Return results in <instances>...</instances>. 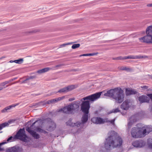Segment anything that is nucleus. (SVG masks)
Returning a JSON list of instances; mask_svg holds the SVG:
<instances>
[{
    "instance_id": "f257e3e1",
    "label": "nucleus",
    "mask_w": 152,
    "mask_h": 152,
    "mask_svg": "<svg viewBox=\"0 0 152 152\" xmlns=\"http://www.w3.org/2000/svg\"><path fill=\"white\" fill-rule=\"evenodd\" d=\"M109 136L106 139L104 146L107 150H110L112 148H114L120 147L123 142L122 138L117 136L116 133L114 131H112L108 134Z\"/></svg>"
},
{
    "instance_id": "f03ea898",
    "label": "nucleus",
    "mask_w": 152,
    "mask_h": 152,
    "mask_svg": "<svg viewBox=\"0 0 152 152\" xmlns=\"http://www.w3.org/2000/svg\"><path fill=\"white\" fill-rule=\"evenodd\" d=\"M144 128V127H133L131 132L132 137L135 138L143 137L152 131L151 126H148L146 129Z\"/></svg>"
},
{
    "instance_id": "7ed1b4c3",
    "label": "nucleus",
    "mask_w": 152,
    "mask_h": 152,
    "mask_svg": "<svg viewBox=\"0 0 152 152\" xmlns=\"http://www.w3.org/2000/svg\"><path fill=\"white\" fill-rule=\"evenodd\" d=\"M80 102L75 101L67 106L60 109L59 111H63V113L68 114H71L73 112V111L78 110L79 109V103Z\"/></svg>"
},
{
    "instance_id": "20e7f679",
    "label": "nucleus",
    "mask_w": 152,
    "mask_h": 152,
    "mask_svg": "<svg viewBox=\"0 0 152 152\" xmlns=\"http://www.w3.org/2000/svg\"><path fill=\"white\" fill-rule=\"evenodd\" d=\"M124 91L120 88H117L113 98L116 102L121 103L124 101Z\"/></svg>"
},
{
    "instance_id": "39448f33",
    "label": "nucleus",
    "mask_w": 152,
    "mask_h": 152,
    "mask_svg": "<svg viewBox=\"0 0 152 152\" xmlns=\"http://www.w3.org/2000/svg\"><path fill=\"white\" fill-rule=\"evenodd\" d=\"M38 121V120L35 121L32 124L30 127L27 126L26 127V131H27L35 139H39L40 137V136L39 134H37L36 132H35L33 130H32L31 129H33L32 127Z\"/></svg>"
},
{
    "instance_id": "423d86ee",
    "label": "nucleus",
    "mask_w": 152,
    "mask_h": 152,
    "mask_svg": "<svg viewBox=\"0 0 152 152\" xmlns=\"http://www.w3.org/2000/svg\"><path fill=\"white\" fill-rule=\"evenodd\" d=\"M15 137L24 142L27 141V137L24 128L20 129L19 130L15 135Z\"/></svg>"
},
{
    "instance_id": "0eeeda50",
    "label": "nucleus",
    "mask_w": 152,
    "mask_h": 152,
    "mask_svg": "<svg viewBox=\"0 0 152 152\" xmlns=\"http://www.w3.org/2000/svg\"><path fill=\"white\" fill-rule=\"evenodd\" d=\"M147 56H142L141 55L133 56L130 55L124 57L119 56L116 58H113V60H124L127 59H139L143 58H146Z\"/></svg>"
},
{
    "instance_id": "6e6552de",
    "label": "nucleus",
    "mask_w": 152,
    "mask_h": 152,
    "mask_svg": "<svg viewBox=\"0 0 152 152\" xmlns=\"http://www.w3.org/2000/svg\"><path fill=\"white\" fill-rule=\"evenodd\" d=\"M102 92H99L95 94L89 95L82 99L84 100H89L93 102L99 98L100 97Z\"/></svg>"
},
{
    "instance_id": "1a4fd4ad",
    "label": "nucleus",
    "mask_w": 152,
    "mask_h": 152,
    "mask_svg": "<svg viewBox=\"0 0 152 152\" xmlns=\"http://www.w3.org/2000/svg\"><path fill=\"white\" fill-rule=\"evenodd\" d=\"M45 121H47L49 125L47 127L46 130L49 131H52L54 130L56 128V124L50 118H48L45 119Z\"/></svg>"
},
{
    "instance_id": "9d476101",
    "label": "nucleus",
    "mask_w": 152,
    "mask_h": 152,
    "mask_svg": "<svg viewBox=\"0 0 152 152\" xmlns=\"http://www.w3.org/2000/svg\"><path fill=\"white\" fill-rule=\"evenodd\" d=\"M90 105L89 101H83L81 106V110L85 113H88Z\"/></svg>"
},
{
    "instance_id": "9b49d317",
    "label": "nucleus",
    "mask_w": 152,
    "mask_h": 152,
    "mask_svg": "<svg viewBox=\"0 0 152 152\" xmlns=\"http://www.w3.org/2000/svg\"><path fill=\"white\" fill-rule=\"evenodd\" d=\"M76 86L74 85H71L67 86L66 87L62 88L57 92L61 93H65L75 88Z\"/></svg>"
},
{
    "instance_id": "f8f14e48",
    "label": "nucleus",
    "mask_w": 152,
    "mask_h": 152,
    "mask_svg": "<svg viewBox=\"0 0 152 152\" xmlns=\"http://www.w3.org/2000/svg\"><path fill=\"white\" fill-rule=\"evenodd\" d=\"M129 100L127 99L123 102L121 105V108L124 110H127L132 105Z\"/></svg>"
},
{
    "instance_id": "ddd939ff",
    "label": "nucleus",
    "mask_w": 152,
    "mask_h": 152,
    "mask_svg": "<svg viewBox=\"0 0 152 152\" xmlns=\"http://www.w3.org/2000/svg\"><path fill=\"white\" fill-rule=\"evenodd\" d=\"M141 42L146 43H152V36L150 35H147L139 38Z\"/></svg>"
},
{
    "instance_id": "4468645a",
    "label": "nucleus",
    "mask_w": 152,
    "mask_h": 152,
    "mask_svg": "<svg viewBox=\"0 0 152 152\" xmlns=\"http://www.w3.org/2000/svg\"><path fill=\"white\" fill-rule=\"evenodd\" d=\"M105 120L100 117H94L91 119V121L93 123L96 124H101L105 122H107Z\"/></svg>"
},
{
    "instance_id": "2eb2a0df",
    "label": "nucleus",
    "mask_w": 152,
    "mask_h": 152,
    "mask_svg": "<svg viewBox=\"0 0 152 152\" xmlns=\"http://www.w3.org/2000/svg\"><path fill=\"white\" fill-rule=\"evenodd\" d=\"M145 144V142L142 140H136L134 142L132 145L135 147L137 148H141L144 146Z\"/></svg>"
},
{
    "instance_id": "dca6fc26",
    "label": "nucleus",
    "mask_w": 152,
    "mask_h": 152,
    "mask_svg": "<svg viewBox=\"0 0 152 152\" xmlns=\"http://www.w3.org/2000/svg\"><path fill=\"white\" fill-rule=\"evenodd\" d=\"M129 121L128 124V126L130 129L132 124L137 121V118L136 115H134L130 117L129 119Z\"/></svg>"
},
{
    "instance_id": "f3484780",
    "label": "nucleus",
    "mask_w": 152,
    "mask_h": 152,
    "mask_svg": "<svg viewBox=\"0 0 152 152\" xmlns=\"http://www.w3.org/2000/svg\"><path fill=\"white\" fill-rule=\"evenodd\" d=\"M138 100L140 103L149 102V99L148 97L145 95L140 96L138 97Z\"/></svg>"
},
{
    "instance_id": "a211bd4d",
    "label": "nucleus",
    "mask_w": 152,
    "mask_h": 152,
    "mask_svg": "<svg viewBox=\"0 0 152 152\" xmlns=\"http://www.w3.org/2000/svg\"><path fill=\"white\" fill-rule=\"evenodd\" d=\"M116 89V88H115L114 89H110V90L107 91V93L104 94V95L106 96L112 97L113 99L114 96V95L115 93Z\"/></svg>"
},
{
    "instance_id": "6ab92c4d",
    "label": "nucleus",
    "mask_w": 152,
    "mask_h": 152,
    "mask_svg": "<svg viewBox=\"0 0 152 152\" xmlns=\"http://www.w3.org/2000/svg\"><path fill=\"white\" fill-rule=\"evenodd\" d=\"M20 148L18 146H14L8 148L7 152H19L20 151Z\"/></svg>"
},
{
    "instance_id": "aec40b11",
    "label": "nucleus",
    "mask_w": 152,
    "mask_h": 152,
    "mask_svg": "<svg viewBox=\"0 0 152 152\" xmlns=\"http://www.w3.org/2000/svg\"><path fill=\"white\" fill-rule=\"evenodd\" d=\"M72 119H70L68 122L66 123V124L67 125H69L72 126H77L79 127L80 126L81 123L80 122H78L76 123H74L72 122Z\"/></svg>"
},
{
    "instance_id": "412c9836",
    "label": "nucleus",
    "mask_w": 152,
    "mask_h": 152,
    "mask_svg": "<svg viewBox=\"0 0 152 152\" xmlns=\"http://www.w3.org/2000/svg\"><path fill=\"white\" fill-rule=\"evenodd\" d=\"M18 104H13L10 106H8L2 110L1 112L4 113L6 112H8L9 110L13 107H15Z\"/></svg>"
},
{
    "instance_id": "4be33fe9",
    "label": "nucleus",
    "mask_w": 152,
    "mask_h": 152,
    "mask_svg": "<svg viewBox=\"0 0 152 152\" xmlns=\"http://www.w3.org/2000/svg\"><path fill=\"white\" fill-rule=\"evenodd\" d=\"M88 113H85L82 118V122H80L81 123L80 125L82 124H84L86 123L88 121Z\"/></svg>"
},
{
    "instance_id": "5701e85b",
    "label": "nucleus",
    "mask_w": 152,
    "mask_h": 152,
    "mask_svg": "<svg viewBox=\"0 0 152 152\" xmlns=\"http://www.w3.org/2000/svg\"><path fill=\"white\" fill-rule=\"evenodd\" d=\"M137 93V92L134 90L132 89H126V94L127 96L134 94Z\"/></svg>"
},
{
    "instance_id": "b1692460",
    "label": "nucleus",
    "mask_w": 152,
    "mask_h": 152,
    "mask_svg": "<svg viewBox=\"0 0 152 152\" xmlns=\"http://www.w3.org/2000/svg\"><path fill=\"white\" fill-rule=\"evenodd\" d=\"M146 32L147 34L150 35L152 36V26H149L147 28Z\"/></svg>"
},
{
    "instance_id": "393cba45",
    "label": "nucleus",
    "mask_w": 152,
    "mask_h": 152,
    "mask_svg": "<svg viewBox=\"0 0 152 152\" xmlns=\"http://www.w3.org/2000/svg\"><path fill=\"white\" fill-rule=\"evenodd\" d=\"M50 69V68L49 67H46L42 69L38 70L37 71V72L39 74H41L46 72H47L49 71Z\"/></svg>"
},
{
    "instance_id": "a878e982",
    "label": "nucleus",
    "mask_w": 152,
    "mask_h": 152,
    "mask_svg": "<svg viewBox=\"0 0 152 152\" xmlns=\"http://www.w3.org/2000/svg\"><path fill=\"white\" fill-rule=\"evenodd\" d=\"M9 124L8 123H4L0 124V130H1L3 128L8 126Z\"/></svg>"
},
{
    "instance_id": "bb28decb",
    "label": "nucleus",
    "mask_w": 152,
    "mask_h": 152,
    "mask_svg": "<svg viewBox=\"0 0 152 152\" xmlns=\"http://www.w3.org/2000/svg\"><path fill=\"white\" fill-rule=\"evenodd\" d=\"M120 69L122 70H126L127 71H130L131 70V69L130 68L123 66L121 67Z\"/></svg>"
},
{
    "instance_id": "cd10ccee",
    "label": "nucleus",
    "mask_w": 152,
    "mask_h": 152,
    "mask_svg": "<svg viewBox=\"0 0 152 152\" xmlns=\"http://www.w3.org/2000/svg\"><path fill=\"white\" fill-rule=\"evenodd\" d=\"M23 58H20L18 60H15L13 61V62L15 63L18 64H21L23 63Z\"/></svg>"
},
{
    "instance_id": "c85d7f7f",
    "label": "nucleus",
    "mask_w": 152,
    "mask_h": 152,
    "mask_svg": "<svg viewBox=\"0 0 152 152\" xmlns=\"http://www.w3.org/2000/svg\"><path fill=\"white\" fill-rule=\"evenodd\" d=\"M35 130L37 132L42 133L43 129L39 126H37L35 127Z\"/></svg>"
},
{
    "instance_id": "c756f323",
    "label": "nucleus",
    "mask_w": 152,
    "mask_h": 152,
    "mask_svg": "<svg viewBox=\"0 0 152 152\" xmlns=\"http://www.w3.org/2000/svg\"><path fill=\"white\" fill-rule=\"evenodd\" d=\"M80 46L79 44H73L72 46V48L73 49H75L79 48Z\"/></svg>"
},
{
    "instance_id": "7c9ffc66",
    "label": "nucleus",
    "mask_w": 152,
    "mask_h": 152,
    "mask_svg": "<svg viewBox=\"0 0 152 152\" xmlns=\"http://www.w3.org/2000/svg\"><path fill=\"white\" fill-rule=\"evenodd\" d=\"M56 102H56V98L55 99H51L50 100H48V104L53 103Z\"/></svg>"
},
{
    "instance_id": "2f4dec72",
    "label": "nucleus",
    "mask_w": 152,
    "mask_h": 152,
    "mask_svg": "<svg viewBox=\"0 0 152 152\" xmlns=\"http://www.w3.org/2000/svg\"><path fill=\"white\" fill-rule=\"evenodd\" d=\"M65 97L64 96H63L61 97H59L58 98H56V102H57L58 101H60L64 99L65 98Z\"/></svg>"
},
{
    "instance_id": "473e14b6",
    "label": "nucleus",
    "mask_w": 152,
    "mask_h": 152,
    "mask_svg": "<svg viewBox=\"0 0 152 152\" xmlns=\"http://www.w3.org/2000/svg\"><path fill=\"white\" fill-rule=\"evenodd\" d=\"M104 120H105L106 121H107V122H110V123H111L113 125L114 124V121H115V119H112L110 121H109V120L108 121L107 120V119H104Z\"/></svg>"
},
{
    "instance_id": "72a5a7b5",
    "label": "nucleus",
    "mask_w": 152,
    "mask_h": 152,
    "mask_svg": "<svg viewBox=\"0 0 152 152\" xmlns=\"http://www.w3.org/2000/svg\"><path fill=\"white\" fill-rule=\"evenodd\" d=\"M7 143L6 142H4L0 143V151H3L4 150V148H2L1 147V146L2 145H3Z\"/></svg>"
},
{
    "instance_id": "f704fd0d",
    "label": "nucleus",
    "mask_w": 152,
    "mask_h": 152,
    "mask_svg": "<svg viewBox=\"0 0 152 152\" xmlns=\"http://www.w3.org/2000/svg\"><path fill=\"white\" fill-rule=\"evenodd\" d=\"M120 112V110H119L118 108L113 109L112 110V112L116 113Z\"/></svg>"
},
{
    "instance_id": "c9c22d12",
    "label": "nucleus",
    "mask_w": 152,
    "mask_h": 152,
    "mask_svg": "<svg viewBox=\"0 0 152 152\" xmlns=\"http://www.w3.org/2000/svg\"><path fill=\"white\" fill-rule=\"evenodd\" d=\"M35 77H36L34 76H31L30 77H28V78H27L26 80H30V79H34V78H35Z\"/></svg>"
},
{
    "instance_id": "e433bc0d",
    "label": "nucleus",
    "mask_w": 152,
    "mask_h": 152,
    "mask_svg": "<svg viewBox=\"0 0 152 152\" xmlns=\"http://www.w3.org/2000/svg\"><path fill=\"white\" fill-rule=\"evenodd\" d=\"M72 43H67L63 44L61 45L60 46L61 47H63L65 46L66 45H69Z\"/></svg>"
},
{
    "instance_id": "4c0bfd02",
    "label": "nucleus",
    "mask_w": 152,
    "mask_h": 152,
    "mask_svg": "<svg viewBox=\"0 0 152 152\" xmlns=\"http://www.w3.org/2000/svg\"><path fill=\"white\" fill-rule=\"evenodd\" d=\"M9 82L8 81H5L4 82H3L1 84V85L2 86H4L5 85L8 83Z\"/></svg>"
},
{
    "instance_id": "58836bf2",
    "label": "nucleus",
    "mask_w": 152,
    "mask_h": 152,
    "mask_svg": "<svg viewBox=\"0 0 152 152\" xmlns=\"http://www.w3.org/2000/svg\"><path fill=\"white\" fill-rule=\"evenodd\" d=\"M12 136L10 137H9V138H8V139H7V142H9L10 140H11L12 139Z\"/></svg>"
},
{
    "instance_id": "ea45409f",
    "label": "nucleus",
    "mask_w": 152,
    "mask_h": 152,
    "mask_svg": "<svg viewBox=\"0 0 152 152\" xmlns=\"http://www.w3.org/2000/svg\"><path fill=\"white\" fill-rule=\"evenodd\" d=\"M82 56H88L87 54H84L81 55L80 56V57Z\"/></svg>"
},
{
    "instance_id": "a19ab883",
    "label": "nucleus",
    "mask_w": 152,
    "mask_h": 152,
    "mask_svg": "<svg viewBox=\"0 0 152 152\" xmlns=\"http://www.w3.org/2000/svg\"><path fill=\"white\" fill-rule=\"evenodd\" d=\"M75 99L74 98H70L69 99V101H71L74 100Z\"/></svg>"
},
{
    "instance_id": "79ce46f5",
    "label": "nucleus",
    "mask_w": 152,
    "mask_h": 152,
    "mask_svg": "<svg viewBox=\"0 0 152 152\" xmlns=\"http://www.w3.org/2000/svg\"><path fill=\"white\" fill-rule=\"evenodd\" d=\"M141 87L142 88H144V89H146L148 88V86H142Z\"/></svg>"
},
{
    "instance_id": "37998d69",
    "label": "nucleus",
    "mask_w": 152,
    "mask_h": 152,
    "mask_svg": "<svg viewBox=\"0 0 152 152\" xmlns=\"http://www.w3.org/2000/svg\"><path fill=\"white\" fill-rule=\"evenodd\" d=\"M28 80H26V78L21 83H26V81H27Z\"/></svg>"
},
{
    "instance_id": "c03bdc74",
    "label": "nucleus",
    "mask_w": 152,
    "mask_h": 152,
    "mask_svg": "<svg viewBox=\"0 0 152 152\" xmlns=\"http://www.w3.org/2000/svg\"><path fill=\"white\" fill-rule=\"evenodd\" d=\"M98 53H91L92 56H93L96 55L97 54H98Z\"/></svg>"
},
{
    "instance_id": "a18cd8bd",
    "label": "nucleus",
    "mask_w": 152,
    "mask_h": 152,
    "mask_svg": "<svg viewBox=\"0 0 152 152\" xmlns=\"http://www.w3.org/2000/svg\"><path fill=\"white\" fill-rule=\"evenodd\" d=\"M42 133H44V134H45L47 133V132L46 131L43 129Z\"/></svg>"
},
{
    "instance_id": "49530a36",
    "label": "nucleus",
    "mask_w": 152,
    "mask_h": 152,
    "mask_svg": "<svg viewBox=\"0 0 152 152\" xmlns=\"http://www.w3.org/2000/svg\"><path fill=\"white\" fill-rule=\"evenodd\" d=\"M147 6L149 7H152V3L147 4Z\"/></svg>"
},
{
    "instance_id": "de8ad7c7",
    "label": "nucleus",
    "mask_w": 152,
    "mask_h": 152,
    "mask_svg": "<svg viewBox=\"0 0 152 152\" xmlns=\"http://www.w3.org/2000/svg\"><path fill=\"white\" fill-rule=\"evenodd\" d=\"M88 56H92L91 53H87Z\"/></svg>"
},
{
    "instance_id": "09e8293b",
    "label": "nucleus",
    "mask_w": 152,
    "mask_h": 152,
    "mask_svg": "<svg viewBox=\"0 0 152 152\" xmlns=\"http://www.w3.org/2000/svg\"><path fill=\"white\" fill-rule=\"evenodd\" d=\"M61 66V65H56V67H57Z\"/></svg>"
},
{
    "instance_id": "8fccbe9b",
    "label": "nucleus",
    "mask_w": 152,
    "mask_h": 152,
    "mask_svg": "<svg viewBox=\"0 0 152 152\" xmlns=\"http://www.w3.org/2000/svg\"><path fill=\"white\" fill-rule=\"evenodd\" d=\"M17 77H15V78H14L11 80L12 81H13L14 80H15L17 79Z\"/></svg>"
},
{
    "instance_id": "3c124183",
    "label": "nucleus",
    "mask_w": 152,
    "mask_h": 152,
    "mask_svg": "<svg viewBox=\"0 0 152 152\" xmlns=\"http://www.w3.org/2000/svg\"><path fill=\"white\" fill-rule=\"evenodd\" d=\"M149 146L150 148H152V144H151V145H150Z\"/></svg>"
},
{
    "instance_id": "603ef678",
    "label": "nucleus",
    "mask_w": 152,
    "mask_h": 152,
    "mask_svg": "<svg viewBox=\"0 0 152 152\" xmlns=\"http://www.w3.org/2000/svg\"><path fill=\"white\" fill-rule=\"evenodd\" d=\"M13 62H13V61H10V63H12Z\"/></svg>"
},
{
    "instance_id": "864d4df0",
    "label": "nucleus",
    "mask_w": 152,
    "mask_h": 152,
    "mask_svg": "<svg viewBox=\"0 0 152 152\" xmlns=\"http://www.w3.org/2000/svg\"><path fill=\"white\" fill-rule=\"evenodd\" d=\"M2 88H0V90H2Z\"/></svg>"
},
{
    "instance_id": "5fc2aeb1",
    "label": "nucleus",
    "mask_w": 152,
    "mask_h": 152,
    "mask_svg": "<svg viewBox=\"0 0 152 152\" xmlns=\"http://www.w3.org/2000/svg\"><path fill=\"white\" fill-rule=\"evenodd\" d=\"M18 81L17 82H16V83H18Z\"/></svg>"
},
{
    "instance_id": "6e6d98bb",
    "label": "nucleus",
    "mask_w": 152,
    "mask_h": 152,
    "mask_svg": "<svg viewBox=\"0 0 152 152\" xmlns=\"http://www.w3.org/2000/svg\"><path fill=\"white\" fill-rule=\"evenodd\" d=\"M0 132V133H1V132Z\"/></svg>"
},
{
    "instance_id": "4d7b16f0",
    "label": "nucleus",
    "mask_w": 152,
    "mask_h": 152,
    "mask_svg": "<svg viewBox=\"0 0 152 152\" xmlns=\"http://www.w3.org/2000/svg\"><path fill=\"white\" fill-rule=\"evenodd\" d=\"M151 77L152 78V76H151Z\"/></svg>"
}]
</instances>
